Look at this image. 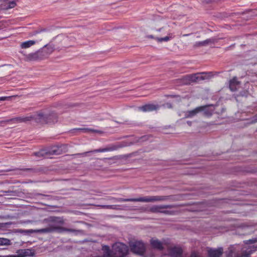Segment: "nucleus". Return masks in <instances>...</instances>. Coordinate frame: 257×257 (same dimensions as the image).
Masks as SVG:
<instances>
[{
    "label": "nucleus",
    "instance_id": "obj_1",
    "mask_svg": "<svg viewBox=\"0 0 257 257\" xmlns=\"http://www.w3.org/2000/svg\"><path fill=\"white\" fill-rule=\"evenodd\" d=\"M43 221L48 224V226L47 227L36 230L18 229V232L25 233H47L52 232L62 233L64 232H75L78 231V230L76 229L67 228L62 226L65 223L64 219L62 217L54 216H50L49 217L45 219Z\"/></svg>",
    "mask_w": 257,
    "mask_h": 257
},
{
    "label": "nucleus",
    "instance_id": "obj_2",
    "mask_svg": "<svg viewBox=\"0 0 257 257\" xmlns=\"http://www.w3.org/2000/svg\"><path fill=\"white\" fill-rule=\"evenodd\" d=\"M170 196H148L136 198H113L110 199L114 200L117 202H163L169 199Z\"/></svg>",
    "mask_w": 257,
    "mask_h": 257
},
{
    "label": "nucleus",
    "instance_id": "obj_3",
    "mask_svg": "<svg viewBox=\"0 0 257 257\" xmlns=\"http://www.w3.org/2000/svg\"><path fill=\"white\" fill-rule=\"evenodd\" d=\"M211 73L201 72L184 76L182 79L184 84H189L192 82H197L201 80L209 79Z\"/></svg>",
    "mask_w": 257,
    "mask_h": 257
},
{
    "label": "nucleus",
    "instance_id": "obj_4",
    "mask_svg": "<svg viewBox=\"0 0 257 257\" xmlns=\"http://www.w3.org/2000/svg\"><path fill=\"white\" fill-rule=\"evenodd\" d=\"M57 115L54 112L49 114H43L42 113L36 114L35 120L41 123H55L57 121Z\"/></svg>",
    "mask_w": 257,
    "mask_h": 257
},
{
    "label": "nucleus",
    "instance_id": "obj_5",
    "mask_svg": "<svg viewBox=\"0 0 257 257\" xmlns=\"http://www.w3.org/2000/svg\"><path fill=\"white\" fill-rule=\"evenodd\" d=\"M131 251L138 255H144L146 251V244L142 240H135L129 242Z\"/></svg>",
    "mask_w": 257,
    "mask_h": 257
},
{
    "label": "nucleus",
    "instance_id": "obj_6",
    "mask_svg": "<svg viewBox=\"0 0 257 257\" xmlns=\"http://www.w3.org/2000/svg\"><path fill=\"white\" fill-rule=\"evenodd\" d=\"M112 257H124L128 252V246L120 242L115 243L112 247V251H111Z\"/></svg>",
    "mask_w": 257,
    "mask_h": 257
},
{
    "label": "nucleus",
    "instance_id": "obj_7",
    "mask_svg": "<svg viewBox=\"0 0 257 257\" xmlns=\"http://www.w3.org/2000/svg\"><path fill=\"white\" fill-rule=\"evenodd\" d=\"M242 249V246L239 244L232 245L228 248L225 254L226 257H241L243 255Z\"/></svg>",
    "mask_w": 257,
    "mask_h": 257
},
{
    "label": "nucleus",
    "instance_id": "obj_8",
    "mask_svg": "<svg viewBox=\"0 0 257 257\" xmlns=\"http://www.w3.org/2000/svg\"><path fill=\"white\" fill-rule=\"evenodd\" d=\"M207 106H201L197 107L193 110L188 111L185 113V117H192L196 115L198 112L203 111L206 115H210L211 112L207 110Z\"/></svg>",
    "mask_w": 257,
    "mask_h": 257
},
{
    "label": "nucleus",
    "instance_id": "obj_9",
    "mask_svg": "<svg viewBox=\"0 0 257 257\" xmlns=\"http://www.w3.org/2000/svg\"><path fill=\"white\" fill-rule=\"evenodd\" d=\"M122 146L120 145H111L108 147H107L104 148L102 149H96L92 151H89L84 152L83 153H79L76 154V155L81 156H85L87 153H90V152H93V153H102V152H110V151H113L114 150H116L118 149L121 148Z\"/></svg>",
    "mask_w": 257,
    "mask_h": 257
},
{
    "label": "nucleus",
    "instance_id": "obj_10",
    "mask_svg": "<svg viewBox=\"0 0 257 257\" xmlns=\"http://www.w3.org/2000/svg\"><path fill=\"white\" fill-rule=\"evenodd\" d=\"M167 244H168V241L166 240L160 241L155 238H152L150 240L151 246L154 249L160 250H163L164 248V246L167 245Z\"/></svg>",
    "mask_w": 257,
    "mask_h": 257
},
{
    "label": "nucleus",
    "instance_id": "obj_11",
    "mask_svg": "<svg viewBox=\"0 0 257 257\" xmlns=\"http://www.w3.org/2000/svg\"><path fill=\"white\" fill-rule=\"evenodd\" d=\"M169 240H168V246L167 245V248L171 257H182V248L178 246L171 247L169 246Z\"/></svg>",
    "mask_w": 257,
    "mask_h": 257
},
{
    "label": "nucleus",
    "instance_id": "obj_12",
    "mask_svg": "<svg viewBox=\"0 0 257 257\" xmlns=\"http://www.w3.org/2000/svg\"><path fill=\"white\" fill-rule=\"evenodd\" d=\"M174 207L173 205H155L151 207L149 209H144V211H148L153 213H158L160 212V210L163 209L172 208Z\"/></svg>",
    "mask_w": 257,
    "mask_h": 257
},
{
    "label": "nucleus",
    "instance_id": "obj_13",
    "mask_svg": "<svg viewBox=\"0 0 257 257\" xmlns=\"http://www.w3.org/2000/svg\"><path fill=\"white\" fill-rule=\"evenodd\" d=\"M21 53L25 56V60L27 61H38L43 59L39 50L28 54H24L23 52Z\"/></svg>",
    "mask_w": 257,
    "mask_h": 257
},
{
    "label": "nucleus",
    "instance_id": "obj_14",
    "mask_svg": "<svg viewBox=\"0 0 257 257\" xmlns=\"http://www.w3.org/2000/svg\"><path fill=\"white\" fill-rule=\"evenodd\" d=\"M160 108V106L157 104L147 103L138 107L139 110L144 112H151L157 110Z\"/></svg>",
    "mask_w": 257,
    "mask_h": 257
},
{
    "label": "nucleus",
    "instance_id": "obj_15",
    "mask_svg": "<svg viewBox=\"0 0 257 257\" xmlns=\"http://www.w3.org/2000/svg\"><path fill=\"white\" fill-rule=\"evenodd\" d=\"M54 50V47L52 45H46L42 49L39 50L43 59L47 58Z\"/></svg>",
    "mask_w": 257,
    "mask_h": 257
},
{
    "label": "nucleus",
    "instance_id": "obj_16",
    "mask_svg": "<svg viewBox=\"0 0 257 257\" xmlns=\"http://www.w3.org/2000/svg\"><path fill=\"white\" fill-rule=\"evenodd\" d=\"M36 114L34 115H31L29 116L26 117H18L13 118L10 119H7L4 121H3L4 122H9L10 121H13L14 122H27L28 121H30L32 119L35 120V117Z\"/></svg>",
    "mask_w": 257,
    "mask_h": 257
},
{
    "label": "nucleus",
    "instance_id": "obj_17",
    "mask_svg": "<svg viewBox=\"0 0 257 257\" xmlns=\"http://www.w3.org/2000/svg\"><path fill=\"white\" fill-rule=\"evenodd\" d=\"M223 252V249L222 247L217 249L210 248L208 250V255L209 257H220Z\"/></svg>",
    "mask_w": 257,
    "mask_h": 257
},
{
    "label": "nucleus",
    "instance_id": "obj_18",
    "mask_svg": "<svg viewBox=\"0 0 257 257\" xmlns=\"http://www.w3.org/2000/svg\"><path fill=\"white\" fill-rule=\"evenodd\" d=\"M17 253L18 257L32 256L35 254L34 252L31 249H20Z\"/></svg>",
    "mask_w": 257,
    "mask_h": 257
},
{
    "label": "nucleus",
    "instance_id": "obj_19",
    "mask_svg": "<svg viewBox=\"0 0 257 257\" xmlns=\"http://www.w3.org/2000/svg\"><path fill=\"white\" fill-rule=\"evenodd\" d=\"M240 82H239L236 77H234L230 80L229 88L231 91H236L239 87Z\"/></svg>",
    "mask_w": 257,
    "mask_h": 257
},
{
    "label": "nucleus",
    "instance_id": "obj_20",
    "mask_svg": "<svg viewBox=\"0 0 257 257\" xmlns=\"http://www.w3.org/2000/svg\"><path fill=\"white\" fill-rule=\"evenodd\" d=\"M35 44V41H33V40H29V41H27L23 42L21 44V47L22 49H26V48L30 47L31 46L34 45Z\"/></svg>",
    "mask_w": 257,
    "mask_h": 257
},
{
    "label": "nucleus",
    "instance_id": "obj_21",
    "mask_svg": "<svg viewBox=\"0 0 257 257\" xmlns=\"http://www.w3.org/2000/svg\"><path fill=\"white\" fill-rule=\"evenodd\" d=\"M77 130L80 131L84 133L94 132V133H99V134L102 133V132L101 131L96 130H92L91 128H77Z\"/></svg>",
    "mask_w": 257,
    "mask_h": 257
},
{
    "label": "nucleus",
    "instance_id": "obj_22",
    "mask_svg": "<svg viewBox=\"0 0 257 257\" xmlns=\"http://www.w3.org/2000/svg\"><path fill=\"white\" fill-rule=\"evenodd\" d=\"M49 154L52 155H59L61 153V150L60 147H54L49 151Z\"/></svg>",
    "mask_w": 257,
    "mask_h": 257
},
{
    "label": "nucleus",
    "instance_id": "obj_23",
    "mask_svg": "<svg viewBox=\"0 0 257 257\" xmlns=\"http://www.w3.org/2000/svg\"><path fill=\"white\" fill-rule=\"evenodd\" d=\"M174 37L172 36V35H169V36H166V37H165L164 38H159V37H156V40L158 42H162L163 41H169L170 40H171V39L173 38Z\"/></svg>",
    "mask_w": 257,
    "mask_h": 257
},
{
    "label": "nucleus",
    "instance_id": "obj_24",
    "mask_svg": "<svg viewBox=\"0 0 257 257\" xmlns=\"http://www.w3.org/2000/svg\"><path fill=\"white\" fill-rule=\"evenodd\" d=\"M217 41L216 39L211 38L210 39H208L205 41H203V43H204V45L206 46L209 44H214L215 43L217 42Z\"/></svg>",
    "mask_w": 257,
    "mask_h": 257
},
{
    "label": "nucleus",
    "instance_id": "obj_25",
    "mask_svg": "<svg viewBox=\"0 0 257 257\" xmlns=\"http://www.w3.org/2000/svg\"><path fill=\"white\" fill-rule=\"evenodd\" d=\"M11 244L10 239L6 238H0V245H8Z\"/></svg>",
    "mask_w": 257,
    "mask_h": 257
},
{
    "label": "nucleus",
    "instance_id": "obj_26",
    "mask_svg": "<svg viewBox=\"0 0 257 257\" xmlns=\"http://www.w3.org/2000/svg\"><path fill=\"white\" fill-rule=\"evenodd\" d=\"M16 6V3L15 1L9 2L6 6V9H10L14 8Z\"/></svg>",
    "mask_w": 257,
    "mask_h": 257
},
{
    "label": "nucleus",
    "instance_id": "obj_27",
    "mask_svg": "<svg viewBox=\"0 0 257 257\" xmlns=\"http://www.w3.org/2000/svg\"><path fill=\"white\" fill-rule=\"evenodd\" d=\"M160 213L166 215H173L174 214V212L173 211L165 210V209H161Z\"/></svg>",
    "mask_w": 257,
    "mask_h": 257
},
{
    "label": "nucleus",
    "instance_id": "obj_28",
    "mask_svg": "<svg viewBox=\"0 0 257 257\" xmlns=\"http://www.w3.org/2000/svg\"><path fill=\"white\" fill-rule=\"evenodd\" d=\"M257 242V237L245 240L244 242L247 244H253Z\"/></svg>",
    "mask_w": 257,
    "mask_h": 257
},
{
    "label": "nucleus",
    "instance_id": "obj_29",
    "mask_svg": "<svg viewBox=\"0 0 257 257\" xmlns=\"http://www.w3.org/2000/svg\"><path fill=\"white\" fill-rule=\"evenodd\" d=\"M47 153L44 152V151H41L38 152H36L34 154L35 156L38 157H43L44 156L45 154H46Z\"/></svg>",
    "mask_w": 257,
    "mask_h": 257
},
{
    "label": "nucleus",
    "instance_id": "obj_30",
    "mask_svg": "<svg viewBox=\"0 0 257 257\" xmlns=\"http://www.w3.org/2000/svg\"><path fill=\"white\" fill-rule=\"evenodd\" d=\"M190 257H202V256L198 252L194 251L191 252Z\"/></svg>",
    "mask_w": 257,
    "mask_h": 257
},
{
    "label": "nucleus",
    "instance_id": "obj_31",
    "mask_svg": "<svg viewBox=\"0 0 257 257\" xmlns=\"http://www.w3.org/2000/svg\"><path fill=\"white\" fill-rule=\"evenodd\" d=\"M98 206L101 207L103 208L106 209H114V206L113 205H97Z\"/></svg>",
    "mask_w": 257,
    "mask_h": 257
},
{
    "label": "nucleus",
    "instance_id": "obj_32",
    "mask_svg": "<svg viewBox=\"0 0 257 257\" xmlns=\"http://www.w3.org/2000/svg\"><path fill=\"white\" fill-rule=\"evenodd\" d=\"M10 98L9 96H2L0 97V101H5L6 100H8Z\"/></svg>",
    "mask_w": 257,
    "mask_h": 257
},
{
    "label": "nucleus",
    "instance_id": "obj_33",
    "mask_svg": "<svg viewBox=\"0 0 257 257\" xmlns=\"http://www.w3.org/2000/svg\"><path fill=\"white\" fill-rule=\"evenodd\" d=\"M251 122L252 123H255L257 122V114L253 117Z\"/></svg>",
    "mask_w": 257,
    "mask_h": 257
},
{
    "label": "nucleus",
    "instance_id": "obj_34",
    "mask_svg": "<svg viewBox=\"0 0 257 257\" xmlns=\"http://www.w3.org/2000/svg\"><path fill=\"white\" fill-rule=\"evenodd\" d=\"M196 45L198 46H205L204 44L203 43V41L198 42L196 43Z\"/></svg>",
    "mask_w": 257,
    "mask_h": 257
},
{
    "label": "nucleus",
    "instance_id": "obj_35",
    "mask_svg": "<svg viewBox=\"0 0 257 257\" xmlns=\"http://www.w3.org/2000/svg\"><path fill=\"white\" fill-rule=\"evenodd\" d=\"M147 38H149V39H156V37H155L153 35H148L147 36Z\"/></svg>",
    "mask_w": 257,
    "mask_h": 257
},
{
    "label": "nucleus",
    "instance_id": "obj_36",
    "mask_svg": "<svg viewBox=\"0 0 257 257\" xmlns=\"http://www.w3.org/2000/svg\"><path fill=\"white\" fill-rule=\"evenodd\" d=\"M187 124L189 125V126H191V124H192V122L190 121H188L187 122Z\"/></svg>",
    "mask_w": 257,
    "mask_h": 257
},
{
    "label": "nucleus",
    "instance_id": "obj_37",
    "mask_svg": "<svg viewBox=\"0 0 257 257\" xmlns=\"http://www.w3.org/2000/svg\"><path fill=\"white\" fill-rule=\"evenodd\" d=\"M190 34H184L182 35L183 37H187V36H189Z\"/></svg>",
    "mask_w": 257,
    "mask_h": 257
},
{
    "label": "nucleus",
    "instance_id": "obj_38",
    "mask_svg": "<svg viewBox=\"0 0 257 257\" xmlns=\"http://www.w3.org/2000/svg\"><path fill=\"white\" fill-rule=\"evenodd\" d=\"M37 195H38L44 196H48V195H44V194H38Z\"/></svg>",
    "mask_w": 257,
    "mask_h": 257
},
{
    "label": "nucleus",
    "instance_id": "obj_39",
    "mask_svg": "<svg viewBox=\"0 0 257 257\" xmlns=\"http://www.w3.org/2000/svg\"><path fill=\"white\" fill-rule=\"evenodd\" d=\"M241 257H250V256L249 255H245V256H243L242 255Z\"/></svg>",
    "mask_w": 257,
    "mask_h": 257
},
{
    "label": "nucleus",
    "instance_id": "obj_40",
    "mask_svg": "<svg viewBox=\"0 0 257 257\" xmlns=\"http://www.w3.org/2000/svg\"><path fill=\"white\" fill-rule=\"evenodd\" d=\"M65 41H67V40H68V39H67V38H65Z\"/></svg>",
    "mask_w": 257,
    "mask_h": 257
},
{
    "label": "nucleus",
    "instance_id": "obj_41",
    "mask_svg": "<svg viewBox=\"0 0 257 257\" xmlns=\"http://www.w3.org/2000/svg\"><path fill=\"white\" fill-rule=\"evenodd\" d=\"M25 170H30V169H26Z\"/></svg>",
    "mask_w": 257,
    "mask_h": 257
}]
</instances>
